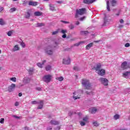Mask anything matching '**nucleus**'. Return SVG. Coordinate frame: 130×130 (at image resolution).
<instances>
[{"label": "nucleus", "instance_id": "nucleus-50", "mask_svg": "<svg viewBox=\"0 0 130 130\" xmlns=\"http://www.w3.org/2000/svg\"><path fill=\"white\" fill-rule=\"evenodd\" d=\"M15 106H19V102H16L15 103Z\"/></svg>", "mask_w": 130, "mask_h": 130}, {"label": "nucleus", "instance_id": "nucleus-56", "mask_svg": "<svg viewBox=\"0 0 130 130\" xmlns=\"http://www.w3.org/2000/svg\"><path fill=\"white\" fill-rule=\"evenodd\" d=\"M22 93H19V94H18V96H19V97H22Z\"/></svg>", "mask_w": 130, "mask_h": 130}, {"label": "nucleus", "instance_id": "nucleus-37", "mask_svg": "<svg viewBox=\"0 0 130 130\" xmlns=\"http://www.w3.org/2000/svg\"><path fill=\"white\" fill-rule=\"evenodd\" d=\"M88 117H85L83 118V121H84V122H87V121H88Z\"/></svg>", "mask_w": 130, "mask_h": 130}, {"label": "nucleus", "instance_id": "nucleus-9", "mask_svg": "<svg viewBox=\"0 0 130 130\" xmlns=\"http://www.w3.org/2000/svg\"><path fill=\"white\" fill-rule=\"evenodd\" d=\"M45 52L49 54V55H51L53 53L52 50L51 49V47H48L47 49L45 50Z\"/></svg>", "mask_w": 130, "mask_h": 130}, {"label": "nucleus", "instance_id": "nucleus-41", "mask_svg": "<svg viewBox=\"0 0 130 130\" xmlns=\"http://www.w3.org/2000/svg\"><path fill=\"white\" fill-rule=\"evenodd\" d=\"M57 33H58V31L56 30V31H53L52 34V35H56Z\"/></svg>", "mask_w": 130, "mask_h": 130}, {"label": "nucleus", "instance_id": "nucleus-51", "mask_svg": "<svg viewBox=\"0 0 130 130\" xmlns=\"http://www.w3.org/2000/svg\"><path fill=\"white\" fill-rule=\"evenodd\" d=\"M21 46H22L23 48L25 47V43H21Z\"/></svg>", "mask_w": 130, "mask_h": 130}, {"label": "nucleus", "instance_id": "nucleus-38", "mask_svg": "<svg viewBox=\"0 0 130 130\" xmlns=\"http://www.w3.org/2000/svg\"><path fill=\"white\" fill-rule=\"evenodd\" d=\"M12 34H13V31H9L7 33V35L8 36H12Z\"/></svg>", "mask_w": 130, "mask_h": 130}, {"label": "nucleus", "instance_id": "nucleus-47", "mask_svg": "<svg viewBox=\"0 0 130 130\" xmlns=\"http://www.w3.org/2000/svg\"><path fill=\"white\" fill-rule=\"evenodd\" d=\"M13 117H14L15 118H17V119H19V118H20V117L16 115H13Z\"/></svg>", "mask_w": 130, "mask_h": 130}, {"label": "nucleus", "instance_id": "nucleus-1", "mask_svg": "<svg viewBox=\"0 0 130 130\" xmlns=\"http://www.w3.org/2000/svg\"><path fill=\"white\" fill-rule=\"evenodd\" d=\"M101 67H102L101 64L98 63L93 67L92 70H95V72L100 76H104V75H105V70L104 69H101Z\"/></svg>", "mask_w": 130, "mask_h": 130}, {"label": "nucleus", "instance_id": "nucleus-62", "mask_svg": "<svg viewBox=\"0 0 130 130\" xmlns=\"http://www.w3.org/2000/svg\"><path fill=\"white\" fill-rule=\"evenodd\" d=\"M86 94H88V95H91V93H92V92L89 93V92H88V91H86Z\"/></svg>", "mask_w": 130, "mask_h": 130}, {"label": "nucleus", "instance_id": "nucleus-54", "mask_svg": "<svg viewBox=\"0 0 130 130\" xmlns=\"http://www.w3.org/2000/svg\"><path fill=\"white\" fill-rule=\"evenodd\" d=\"M62 38H67V35H66V34H64L62 36Z\"/></svg>", "mask_w": 130, "mask_h": 130}, {"label": "nucleus", "instance_id": "nucleus-7", "mask_svg": "<svg viewBox=\"0 0 130 130\" xmlns=\"http://www.w3.org/2000/svg\"><path fill=\"white\" fill-rule=\"evenodd\" d=\"M121 68L122 69V70H126V69H128V68H129V65L128 63L127 64V62L126 61H124L122 63L121 65Z\"/></svg>", "mask_w": 130, "mask_h": 130}, {"label": "nucleus", "instance_id": "nucleus-3", "mask_svg": "<svg viewBox=\"0 0 130 130\" xmlns=\"http://www.w3.org/2000/svg\"><path fill=\"white\" fill-rule=\"evenodd\" d=\"M52 80V75H46L43 77V81L45 83H50Z\"/></svg>", "mask_w": 130, "mask_h": 130}, {"label": "nucleus", "instance_id": "nucleus-8", "mask_svg": "<svg viewBox=\"0 0 130 130\" xmlns=\"http://www.w3.org/2000/svg\"><path fill=\"white\" fill-rule=\"evenodd\" d=\"M15 88H16V84L12 83L8 87L9 92H13L15 90Z\"/></svg>", "mask_w": 130, "mask_h": 130}, {"label": "nucleus", "instance_id": "nucleus-26", "mask_svg": "<svg viewBox=\"0 0 130 130\" xmlns=\"http://www.w3.org/2000/svg\"><path fill=\"white\" fill-rule=\"evenodd\" d=\"M45 70L47 71H50V70H51V67L50 66V65L47 66L45 68Z\"/></svg>", "mask_w": 130, "mask_h": 130}, {"label": "nucleus", "instance_id": "nucleus-30", "mask_svg": "<svg viewBox=\"0 0 130 130\" xmlns=\"http://www.w3.org/2000/svg\"><path fill=\"white\" fill-rule=\"evenodd\" d=\"M49 7L51 11H54V6H53V5H52V4H50Z\"/></svg>", "mask_w": 130, "mask_h": 130}, {"label": "nucleus", "instance_id": "nucleus-58", "mask_svg": "<svg viewBox=\"0 0 130 130\" xmlns=\"http://www.w3.org/2000/svg\"><path fill=\"white\" fill-rule=\"evenodd\" d=\"M26 4H27V1H23V5H26Z\"/></svg>", "mask_w": 130, "mask_h": 130}, {"label": "nucleus", "instance_id": "nucleus-16", "mask_svg": "<svg viewBox=\"0 0 130 130\" xmlns=\"http://www.w3.org/2000/svg\"><path fill=\"white\" fill-rule=\"evenodd\" d=\"M45 62H46V60H44V61H43L42 63L39 62L37 63V65L39 67V68H43V65L44 64V63H45Z\"/></svg>", "mask_w": 130, "mask_h": 130}, {"label": "nucleus", "instance_id": "nucleus-40", "mask_svg": "<svg viewBox=\"0 0 130 130\" xmlns=\"http://www.w3.org/2000/svg\"><path fill=\"white\" fill-rule=\"evenodd\" d=\"M28 72L29 73L30 75H32V74L33 73V69H29L28 70Z\"/></svg>", "mask_w": 130, "mask_h": 130}, {"label": "nucleus", "instance_id": "nucleus-42", "mask_svg": "<svg viewBox=\"0 0 130 130\" xmlns=\"http://www.w3.org/2000/svg\"><path fill=\"white\" fill-rule=\"evenodd\" d=\"M36 90H37L38 91H41L42 90V88H41V87H36Z\"/></svg>", "mask_w": 130, "mask_h": 130}, {"label": "nucleus", "instance_id": "nucleus-4", "mask_svg": "<svg viewBox=\"0 0 130 130\" xmlns=\"http://www.w3.org/2000/svg\"><path fill=\"white\" fill-rule=\"evenodd\" d=\"M85 13H86V8L77 9L76 10V17L78 16V15H80V16H82V15H84Z\"/></svg>", "mask_w": 130, "mask_h": 130}, {"label": "nucleus", "instance_id": "nucleus-21", "mask_svg": "<svg viewBox=\"0 0 130 130\" xmlns=\"http://www.w3.org/2000/svg\"><path fill=\"white\" fill-rule=\"evenodd\" d=\"M20 49V48H19V46L18 45H15L13 49V51H17Z\"/></svg>", "mask_w": 130, "mask_h": 130}, {"label": "nucleus", "instance_id": "nucleus-14", "mask_svg": "<svg viewBox=\"0 0 130 130\" xmlns=\"http://www.w3.org/2000/svg\"><path fill=\"white\" fill-rule=\"evenodd\" d=\"M96 0H83V3L84 4H92L93 3H94V2H95Z\"/></svg>", "mask_w": 130, "mask_h": 130}, {"label": "nucleus", "instance_id": "nucleus-10", "mask_svg": "<svg viewBox=\"0 0 130 130\" xmlns=\"http://www.w3.org/2000/svg\"><path fill=\"white\" fill-rule=\"evenodd\" d=\"M62 62L64 64H70V63H71V59H70V58L63 59Z\"/></svg>", "mask_w": 130, "mask_h": 130}, {"label": "nucleus", "instance_id": "nucleus-12", "mask_svg": "<svg viewBox=\"0 0 130 130\" xmlns=\"http://www.w3.org/2000/svg\"><path fill=\"white\" fill-rule=\"evenodd\" d=\"M50 123L51 124H53L54 125H57L59 124V122L55 120H52L50 121Z\"/></svg>", "mask_w": 130, "mask_h": 130}, {"label": "nucleus", "instance_id": "nucleus-53", "mask_svg": "<svg viewBox=\"0 0 130 130\" xmlns=\"http://www.w3.org/2000/svg\"><path fill=\"white\" fill-rule=\"evenodd\" d=\"M120 24H123V19H120L119 21Z\"/></svg>", "mask_w": 130, "mask_h": 130}, {"label": "nucleus", "instance_id": "nucleus-60", "mask_svg": "<svg viewBox=\"0 0 130 130\" xmlns=\"http://www.w3.org/2000/svg\"><path fill=\"white\" fill-rule=\"evenodd\" d=\"M80 24V22L79 21H77L76 23V25H79Z\"/></svg>", "mask_w": 130, "mask_h": 130}, {"label": "nucleus", "instance_id": "nucleus-6", "mask_svg": "<svg viewBox=\"0 0 130 130\" xmlns=\"http://www.w3.org/2000/svg\"><path fill=\"white\" fill-rule=\"evenodd\" d=\"M100 82H102V84H103L104 86H108V80L106 78H101L99 79Z\"/></svg>", "mask_w": 130, "mask_h": 130}, {"label": "nucleus", "instance_id": "nucleus-29", "mask_svg": "<svg viewBox=\"0 0 130 130\" xmlns=\"http://www.w3.org/2000/svg\"><path fill=\"white\" fill-rule=\"evenodd\" d=\"M44 26V23H38L37 24V27H42Z\"/></svg>", "mask_w": 130, "mask_h": 130}, {"label": "nucleus", "instance_id": "nucleus-19", "mask_svg": "<svg viewBox=\"0 0 130 130\" xmlns=\"http://www.w3.org/2000/svg\"><path fill=\"white\" fill-rule=\"evenodd\" d=\"M78 94V92H75L74 93H73V99H74V100H77V99H80V97L76 95Z\"/></svg>", "mask_w": 130, "mask_h": 130}, {"label": "nucleus", "instance_id": "nucleus-44", "mask_svg": "<svg viewBox=\"0 0 130 130\" xmlns=\"http://www.w3.org/2000/svg\"><path fill=\"white\" fill-rule=\"evenodd\" d=\"M74 71H79V67H74Z\"/></svg>", "mask_w": 130, "mask_h": 130}, {"label": "nucleus", "instance_id": "nucleus-63", "mask_svg": "<svg viewBox=\"0 0 130 130\" xmlns=\"http://www.w3.org/2000/svg\"><path fill=\"white\" fill-rule=\"evenodd\" d=\"M58 44H59V43L55 42V45H58Z\"/></svg>", "mask_w": 130, "mask_h": 130}, {"label": "nucleus", "instance_id": "nucleus-2", "mask_svg": "<svg viewBox=\"0 0 130 130\" xmlns=\"http://www.w3.org/2000/svg\"><path fill=\"white\" fill-rule=\"evenodd\" d=\"M82 84L85 89H87V90H90L91 88V84H90L89 80L87 79H82Z\"/></svg>", "mask_w": 130, "mask_h": 130}, {"label": "nucleus", "instance_id": "nucleus-57", "mask_svg": "<svg viewBox=\"0 0 130 130\" xmlns=\"http://www.w3.org/2000/svg\"><path fill=\"white\" fill-rule=\"evenodd\" d=\"M3 11H4V8L1 7V9H0V12H2Z\"/></svg>", "mask_w": 130, "mask_h": 130}, {"label": "nucleus", "instance_id": "nucleus-25", "mask_svg": "<svg viewBox=\"0 0 130 130\" xmlns=\"http://www.w3.org/2000/svg\"><path fill=\"white\" fill-rule=\"evenodd\" d=\"M107 10L109 12L110 11V8H109V1L107 0Z\"/></svg>", "mask_w": 130, "mask_h": 130}, {"label": "nucleus", "instance_id": "nucleus-49", "mask_svg": "<svg viewBox=\"0 0 130 130\" xmlns=\"http://www.w3.org/2000/svg\"><path fill=\"white\" fill-rule=\"evenodd\" d=\"M61 22L62 23H64V24H69V23H70L69 22V21H64L63 20H62Z\"/></svg>", "mask_w": 130, "mask_h": 130}, {"label": "nucleus", "instance_id": "nucleus-36", "mask_svg": "<svg viewBox=\"0 0 130 130\" xmlns=\"http://www.w3.org/2000/svg\"><path fill=\"white\" fill-rule=\"evenodd\" d=\"M16 10V8H12L10 9V12L11 13H13V12H15Z\"/></svg>", "mask_w": 130, "mask_h": 130}, {"label": "nucleus", "instance_id": "nucleus-15", "mask_svg": "<svg viewBox=\"0 0 130 130\" xmlns=\"http://www.w3.org/2000/svg\"><path fill=\"white\" fill-rule=\"evenodd\" d=\"M30 82V78L27 77H25L23 80V83L24 84H28Z\"/></svg>", "mask_w": 130, "mask_h": 130}, {"label": "nucleus", "instance_id": "nucleus-33", "mask_svg": "<svg viewBox=\"0 0 130 130\" xmlns=\"http://www.w3.org/2000/svg\"><path fill=\"white\" fill-rule=\"evenodd\" d=\"M80 125H81V126H84V125H86V122L81 121L80 122Z\"/></svg>", "mask_w": 130, "mask_h": 130}, {"label": "nucleus", "instance_id": "nucleus-23", "mask_svg": "<svg viewBox=\"0 0 130 130\" xmlns=\"http://www.w3.org/2000/svg\"><path fill=\"white\" fill-rule=\"evenodd\" d=\"M80 34L81 35H88L89 32L88 31H81Z\"/></svg>", "mask_w": 130, "mask_h": 130}, {"label": "nucleus", "instance_id": "nucleus-35", "mask_svg": "<svg viewBox=\"0 0 130 130\" xmlns=\"http://www.w3.org/2000/svg\"><path fill=\"white\" fill-rule=\"evenodd\" d=\"M93 124L94 126H98V125H99V123L97 122V121H94L93 122Z\"/></svg>", "mask_w": 130, "mask_h": 130}, {"label": "nucleus", "instance_id": "nucleus-34", "mask_svg": "<svg viewBox=\"0 0 130 130\" xmlns=\"http://www.w3.org/2000/svg\"><path fill=\"white\" fill-rule=\"evenodd\" d=\"M85 42H80L78 43H76L75 44V46H79V45H81V44H82V43H84Z\"/></svg>", "mask_w": 130, "mask_h": 130}, {"label": "nucleus", "instance_id": "nucleus-59", "mask_svg": "<svg viewBox=\"0 0 130 130\" xmlns=\"http://www.w3.org/2000/svg\"><path fill=\"white\" fill-rule=\"evenodd\" d=\"M47 130H52V128H51V127H48V128H47Z\"/></svg>", "mask_w": 130, "mask_h": 130}, {"label": "nucleus", "instance_id": "nucleus-18", "mask_svg": "<svg viewBox=\"0 0 130 130\" xmlns=\"http://www.w3.org/2000/svg\"><path fill=\"white\" fill-rule=\"evenodd\" d=\"M109 22H110V20L107 19V17H105L103 25L106 26V24H109Z\"/></svg>", "mask_w": 130, "mask_h": 130}, {"label": "nucleus", "instance_id": "nucleus-22", "mask_svg": "<svg viewBox=\"0 0 130 130\" xmlns=\"http://www.w3.org/2000/svg\"><path fill=\"white\" fill-rule=\"evenodd\" d=\"M30 16H31V14L29 12H27L25 13L24 17L26 19H29V18H30Z\"/></svg>", "mask_w": 130, "mask_h": 130}, {"label": "nucleus", "instance_id": "nucleus-17", "mask_svg": "<svg viewBox=\"0 0 130 130\" xmlns=\"http://www.w3.org/2000/svg\"><path fill=\"white\" fill-rule=\"evenodd\" d=\"M34 15L35 16H36V17H39L40 16H42L43 13L41 12H39V11H36L34 13Z\"/></svg>", "mask_w": 130, "mask_h": 130}, {"label": "nucleus", "instance_id": "nucleus-5", "mask_svg": "<svg viewBox=\"0 0 130 130\" xmlns=\"http://www.w3.org/2000/svg\"><path fill=\"white\" fill-rule=\"evenodd\" d=\"M32 104H38V109H42L43 107V101H40L39 102L37 101H32Z\"/></svg>", "mask_w": 130, "mask_h": 130}, {"label": "nucleus", "instance_id": "nucleus-32", "mask_svg": "<svg viewBox=\"0 0 130 130\" xmlns=\"http://www.w3.org/2000/svg\"><path fill=\"white\" fill-rule=\"evenodd\" d=\"M0 25H5V21L2 18H0Z\"/></svg>", "mask_w": 130, "mask_h": 130}, {"label": "nucleus", "instance_id": "nucleus-64", "mask_svg": "<svg viewBox=\"0 0 130 130\" xmlns=\"http://www.w3.org/2000/svg\"><path fill=\"white\" fill-rule=\"evenodd\" d=\"M119 130H127V129H123V128H122V129H120Z\"/></svg>", "mask_w": 130, "mask_h": 130}, {"label": "nucleus", "instance_id": "nucleus-55", "mask_svg": "<svg viewBox=\"0 0 130 130\" xmlns=\"http://www.w3.org/2000/svg\"><path fill=\"white\" fill-rule=\"evenodd\" d=\"M123 25L122 24H120L119 25V28H123Z\"/></svg>", "mask_w": 130, "mask_h": 130}, {"label": "nucleus", "instance_id": "nucleus-39", "mask_svg": "<svg viewBox=\"0 0 130 130\" xmlns=\"http://www.w3.org/2000/svg\"><path fill=\"white\" fill-rule=\"evenodd\" d=\"M4 122H5V119H4V118H1V119H0V123L3 124V123H4Z\"/></svg>", "mask_w": 130, "mask_h": 130}, {"label": "nucleus", "instance_id": "nucleus-52", "mask_svg": "<svg viewBox=\"0 0 130 130\" xmlns=\"http://www.w3.org/2000/svg\"><path fill=\"white\" fill-rule=\"evenodd\" d=\"M60 129V126H58L55 129V130H59Z\"/></svg>", "mask_w": 130, "mask_h": 130}, {"label": "nucleus", "instance_id": "nucleus-24", "mask_svg": "<svg viewBox=\"0 0 130 130\" xmlns=\"http://www.w3.org/2000/svg\"><path fill=\"white\" fill-rule=\"evenodd\" d=\"M111 3V5L112 7H114V6H116V0H112Z\"/></svg>", "mask_w": 130, "mask_h": 130}, {"label": "nucleus", "instance_id": "nucleus-11", "mask_svg": "<svg viewBox=\"0 0 130 130\" xmlns=\"http://www.w3.org/2000/svg\"><path fill=\"white\" fill-rule=\"evenodd\" d=\"M89 112L94 114V113H96L97 112V109L96 108H90L89 109Z\"/></svg>", "mask_w": 130, "mask_h": 130}, {"label": "nucleus", "instance_id": "nucleus-20", "mask_svg": "<svg viewBox=\"0 0 130 130\" xmlns=\"http://www.w3.org/2000/svg\"><path fill=\"white\" fill-rule=\"evenodd\" d=\"M93 43H91L90 44H88L86 46V49L89 50L92 46H93Z\"/></svg>", "mask_w": 130, "mask_h": 130}, {"label": "nucleus", "instance_id": "nucleus-27", "mask_svg": "<svg viewBox=\"0 0 130 130\" xmlns=\"http://www.w3.org/2000/svg\"><path fill=\"white\" fill-rule=\"evenodd\" d=\"M56 80H58V81H59V82H61V81H63V77L61 76L59 77H56Z\"/></svg>", "mask_w": 130, "mask_h": 130}, {"label": "nucleus", "instance_id": "nucleus-61", "mask_svg": "<svg viewBox=\"0 0 130 130\" xmlns=\"http://www.w3.org/2000/svg\"><path fill=\"white\" fill-rule=\"evenodd\" d=\"M25 130H29V128L27 127H25Z\"/></svg>", "mask_w": 130, "mask_h": 130}, {"label": "nucleus", "instance_id": "nucleus-28", "mask_svg": "<svg viewBox=\"0 0 130 130\" xmlns=\"http://www.w3.org/2000/svg\"><path fill=\"white\" fill-rule=\"evenodd\" d=\"M120 116L118 114H116L114 116V119L117 120V119H119Z\"/></svg>", "mask_w": 130, "mask_h": 130}, {"label": "nucleus", "instance_id": "nucleus-43", "mask_svg": "<svg viewBox=\"0 0 130 130\" xmlns=\"http://www.w3.org/2000/svg\"><path fill=\"white\" fill-rule=\"evenodd\" d=\"M61 33H62V34H66L65 33H67V30H63L62 29L61 31Z\"/></svg>", "mask_w": 130, "mask_h": 130}, {"label": "nucleus", "instance_id": "nucleus-45", "mask_svg": "<svg viewBox=\"0 0 130 130\" xmlns=\"http://www.w3.org/2000/svg\"><path fill=\"white\" fill-rule=\"evenodd\" d=\"M130 44L128 43H127L125 44V47H129Z\"/></svg>", "mask_w": 130, "mask_h": 130}, {"label": "nucleus", "instance_id": "nucleus-48", "mask_svg": "<svg viewBox=\"0 0 130 130\" xmlns=\"http://www.w3.org/2000/svg\"><path fill=\"white\" fill-rule=\"evenodd\" d=\"M84 19H86L85 17H81V18H80V21H83L84 20Z\"/></svg>", "mask_w": 130, "mask_h": 130}, {"label": "nucleus", "instance_id": "nucleus-13", "mask_svg": "<svg viewBox=\"0 0 130 130\" xmlns=\"http://www.w3.org/2000/svg\"><path fill=\"white\" fill-rule=\"evenodd\" d=\"M38 4V3L33 2V1H30L28 3L29 6H32L33 7H36V6H37Z\"/></svg>", "mask_w": 130, "mask_h": 130}, {"label": "nucleus", "instance_id": "nucleus-46", "mask_svg": "<svg viewBox=\"0 0 130 130\" xmlns=\"http://www.w3.org/2000/svg\"><path fill=\"white\" fill-rule=\"evenodd\" d=\"M69 28H70V29H73L74 28V25L71 24L69 26Z\"/></svg>", "mask_w": 130, "mask_h": 130}, {"label": "nucleus", "instance_id": "nucleus-31", "mask_svg": "<svg viewBox=\"0 0 130 130\" xmlns=\"http://www.w3.org/2000/svg\"><path fill=\"white\" fill-rule=\"evenodd\" d=\"M10 81H12V82H17V78L16 77L11 78Z\"/></svg>", "mask_w": 130, "mask_h": 130}]
</instances>
